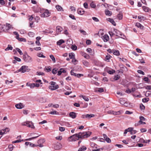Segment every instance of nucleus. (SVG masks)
<instances>
[{"label":"nucleus","mask_w":151,"mask_h":151,"mask_svg":"<svg viewBox=\"0 0 151 151\" xmlns=\"http://www.w3.org/2000/svg\"><path fill=\"white\" fill-rule=\"evenodd\" d=\"M91 133V132L89 131L80 132L70 137L69 139H71L70 141H75L78 140L79 138H87L90 135Z\"/></svg>","instance_id":"nucleus-1"},{"label":"nucleus","mask_w":151,"mask_h":151,"mask_svg":"<svg viewBox=\"0 0 151 151\" xmlns=\"http://www.w3.org/2000/svg\"><path fill=\"white\" fill-rule=\"evenodd\" d=\"M40 12L41 13L40 15L41 17L44 18L48 17L50 16V13L47 9L40 8Z\"/></svg>","instance_id":"nucleus-2"},{"label":"nucleus","mask_w":151,"mask_h":151,"mask_svg":"<svg viewBox=\"0 0 151 151\" xmlns=\"http://www.w3.org/2000/svg\"><path fill=\"white\" fill-rule=\"evenodd\" d=\"M49 84L50 86H49V88L52 90H55L59 88L58 85L55 82L51 81Z\"/></svg>","instance_id":"nucleus-3"},{"label":"nucleus","mask_w":151,"mask_h":151,"mask_svg":"<svg viewBox=\"0 0 151 151\" xmlns=\"http://www.w3.org/2000/svg\"><path fill=\"white\" fill-rule=\"evenodd\" d=\"M23 58L24 61L27 63H30L32 61V58L27 53L24 54L23 55Z\"/></svg>","instance_id":"nucleus-4"},{"label":"nucleus","mask_w":151,"mask_h":151,"mask_svg":"<svg viewBox=\"0 0 151 151\" xmlns=\"http://www.w3.org/2000/svg\"><path fill=\"white\" fill-rule=\"evenodd\" d=\"M22 125L23 126H27L32 129L35 128L33 123L31 122L27 121L24 122L22 123Z\"/></svg>","instance_id":"nucleus-5"},{"label":"nucleus","mask_w":151,"mask_h":151,"mask_svg":"<svg viewBox=\"0 0 151 151\" xmlns=\"http://www.w3.org/2000/svg\"><path fill=\"white\" fill-rule=\"evenodd\" d=\"M28 66L26 65H23L22 66L21 68L19 69V71L22 73H24L26 71Z\"/></svg>","instance_id":"nucleus-6"},{"label":"nucleus","mask_w":151,"mask_h":151,"mask_svg":"<svg viewBox=\"0 0 151 151\" xmlns=\"http://www.w3.org/2000/svg\"><path fill=\"white\" fill-rule=\"evenodd\" d=\"M9 129L8 128L6 129H2L0 131V139L2 137V135L6 133V132H8Z\"/></svg>","instance_id":"nucleus-7"},{"label":"nucleus","mask_w":151,"mask_h":151,"mask_svg":"<svg viewBox=\"0 0 151 151\" xmlns=\"http://www.w3.org/2000/svg\"><path fill=\"white\" fill-rule=\"evenodd\" d=\"M15 106L17 109H22L24 107V105L22 103H20L16 104Z\"/></svg>","instance_id":"nucleus-8"},{"label":"nucleus","mask_w":151,"mask_h":151,"mask_svg":"<svg viewBox=\"0 0 151 151\" xmlns=\"http://www.w3.org/2000/svg\"><path fill=\"white\" fill-rule=\"evenodd\" d=\"M102 38L105 42H107L109 39V36L107 34H105L102 36Z\"/></svg>","instance_id":"nucleus-9"},{"label":"nucleus","mask_w":151,"mask_h":151,"mask_svg":"<svg viewBox=\"0 0 151 151\" xmlns=\"http://www.w3.org/2000/svg\"><path fill=\"white\" fill-rule=\"evenodd\" d=\"M62 148V145L60 143H57L55 146V149L56 150H59Z\"/></svg>","instance_id":"nucleus-10"},{"label":"nucleus","mask_w":151,"mask_h":151,"mask_svg":"<svg viewBox=\"0 0 151 151\" xmlns=\"http://www.w3.org/2000/svg\"><path fill=\"white\" fill-rule=\"evenodd\" d=\"M114 35L118 36L119 35H122L121 33L116 29H114Z\"/></svg>","instance_id":"nucleus-11"},{"label":"nucleus","mask_w":151,"mask_h":151,"mask_svg":"<svg viewBox=\"0 0 151 151\" xmlns=\"http://www.w3.org/2000/svg\"><path fill=\"white\" fill-rule=\"evenodd\" d=\"M108 113L109 114H113L114 115H119L120 114V112L119 111H118L117 112L114 111H108Z\"/></svg>","instance_id":"nucleus-12"},{"label":"nucleus","mask_w":151,"mask_h":151,"mask_svg":"<svg viewBox=\"0 0 151 151\" xmlns=\"http://www.w3.org/2000/svg\"><path fill=\"white\" fill-rule=\"evenodd\" d=\"M65 70L63 68H61L60 69V70L58 71L57 75L59 76L61 75L62 73H65Z\"/></svg>","instance_id":"nucleus-13"},{"label":"nucleus","mask_w":151,"mask_h":151,"mask_svg":"<svg viewBox=\"0 0 151 151\" xmlns=\"http://www.w3.org/2000/svg\"><path fill=\"white\" fill-rule=\"evenodd\" d=\"M78 14L82 15L84 13L85 11L83 9L80 8L78 9Z\"/></svg>","instance_id":"nucleus-14"},{"label":"nucleus","mask_w":151,"mask_h":151,"mask_svg":"<svg viewBox=\"0 0 151 151\" xmlns=\"http://www.w3.org/2000/svg\"><path fill=\"white\" fill-rule=\"evenodd\" d=\"M107 20L108 21L110 22L111 24L114 25V26H116V23L114 21V19H113L111 18H108L107 19Z\"/></svg>","instance_id":"nucleus-15"},{"label":"nucleus","mask_w":151,"mask_h":151,"mask_svg":"<svg viewBox=\"0 0 151 151\" xmlns=\"http://www.w3.org/2000/svg\"><path fill=\"white\" fill-rule=\"evenodd\" d=\"M111 57V56H110L109 54H108L106 56L104 60L107 62H109L110 61L109 60Z\"/></svg>","instance_id":"nucleus-16"},{"label":"nucleus","mask_w":151,"mask_h":151,"mask_svg":"<svg viewBox=\"0 0 151 151\" xmlns=\"http://www.w3.org/2000/svg\"><path fill=\"white\" fill-rule=\"evenodd\" d=\"M69 57L70 59H73L75 58V55L73 52H71L69 53Z\"/></svg>","instance_id":"nucleus-17"},{"label":"nucleus","mask_w":151,"mask_h":151,"mask_svg":"<svg viewBox=\"0 0 151 151\" xmlns=\"http://www.w3.org/2000/svg\"><path fill=\"white\" fill-rule=\"evenodd\" d=\"M70 116L73 119L75 118L76 117V113L74 112H71L70 113Z\"/></svg>","instance_id":"nucleus-18"},{"label":"nucleus","mask_w":151,"mask_h":151,"mask_svg":"<svg viewBox=\"0 0 151 151\" xmlns=\"http://www.w3.org/2000/svg\"><path fill=\"white\" fill-rule=\"evenodd\" d=\"M142 8L143 10L145 12H148L150 10L149 8L146 6H143Z\"/></svg>","instance_id":"nucleus-19"},{"label":"nucleus","mask_w":151,"mask_h":151,"mask_svg":"<svg viewBox=\"0 0 151 151\" xmlns=\"http://www.w3.org/2000/svg\"><path fill=\"white\" fill-rule=\"evenodd\" d=\"M113 53L114 55L118 56L120 55L119 51L118 50H113Z\"/></svg>","instance_id":"nucleus-20"},{"label":"nucleus","mask_w":151,"mask_h":151,"mask_svg":"<svg viewBox=\"0 0 151 151\" xmlns=\"http://www.w3.org/2000/svg\"><path fill=\"white\" fill-rule=\"evenodd\" d=\"M90 145L93 148H97V145L93 142H91L90 143Z\"/></svg>","instance_id":"nucleus-21"},{"label":"nucleus","mask_w":151,"mask_h":151,"mask_svg":"<svg viewBox=\"0 0 151 151\" xmlns=\"http://www.w3.org/2000/svg\"><path fill=\"white\" fill-rule=\"evenodd\" d=\"M135 25L138 27L139 28L142 29L144 27L139 23H137Z\"/></svg>","instance_id":"nucleus-22"},{"label":"nucleus","mask_w":151,"mask_h":151,"mask_svg":"<svg viewBox=\"0 0 151 151\" xmlns=\"http://www.w3.org/2000/svg\"><path fill=\"white\" fill-rule=\"evenodd\" d=\"M55 7L58 11H61L63 10L62 7L59 5H56Z\"/></svg>","instance_id":"nucleus-23"},{"label":"nucleus","mask_w":151,"mask_h":151,"mask_svg":"<svg viewBox=\"0 0 151 151\" xmlns=\"http://www.w3.org/2000/svg\"><path fill=\"white\" fill-rule=\"evenodd\" d=\"M105 13L106 15L109 16L111 15L112 14V12L111 11L108 10H106L105 11Z\"/></svg>","instance_id":"nucleus-24"},{"label":"nucleus","mask_w":151,"mask_h":151,"mask_svg":"<svg viewBox=\"0 0 151 151\" xmlns=\"http://www.w3.org/2000/svg\"><path fill=\"white\" fill-rule=\"evenodd\" d=\"M13 49V47L11 46V45H8V47L7 48H6L5 50L6 51L9 50H12Z\"/></svg>","instance_id":"nucleus-25"},{"label":"nucleus","mask_w":151,"mask_h":151,"mask_svg":"<svg viewBox=\"0 0 151 151\" xmlns=\"http://www.w3.org/2000/svg\"><path fill=\"white\" fill-rule=\"evenodd\" d=\"M45 141V140L44 139H40L39 140L37 141V143L38 144H42L43 143H44Z\"/></svg>","instance_id":"nucleus-26"},{"label":"nucleus","mask_w":151,"mask_h":151,"mask_svg":"<svg viewBox=\"0 0 151 151\" xmlns=\"http://www.w3.org/2000/svg\"><path fill=\"white\" fill-rule=\"evenodd\" d=\"M95 116V115L93 114H86V118H88V119H90L91 117H93Z\"/></svg>","instance_id":"nucleus-27"},{"label":"nucleus","mask_w":151,"mask_h":151,"mask_svg":"<svg viewBox=\"0 0 151 151\" xmlns=\"http://www.w3.org/2000/svg\"><path fill=\"white\" fill-rule=\"evenodd\" d=\"M80 97H82L86 101H88L89 100L88 98L86 96L82 95H80Z\"/></svg>","instance_id":"nucleus-28"},{"label":"nucleus","mask_w":151,"mask_h":151,"mask_svg":"<svg viewBox=\"0 0 151 151\" xmlns=\"http://www.w3.org/2000/svg\"><path fill=\"white\" fill-rule=\"evenodd\" d=\"M62 29V28L60 26H57L56 27V31L57 32H60Z\"/></svg>","instance_id":"nucleus-29"},{"label":"nucleus","mask_w":151,"mask_h":151,"mask_svg":"<svg viewBox=\"0 0 151 151\" xmlns=\"http://www.w3.org/2000/svg\"><path fill=\"white\" fill-rule=\"evenodd\" d=\"M65 42L63 40H60L59 41H58L57 42V44L58 45H60L63 43Z\"/></svg>","instance_id":"nucleus-30"},{"label":"nucleus","mask_w":151,"mask_h":151,"mask_svg":"<svg viewBox=\"0 0 151 151\" xmlns=\"http://www.w3.org/2000/svg\"><path fill=\"white\" fill-rule=\"evenodd\" d=\"M86 147L85 146H83L79 148L78 151H84L86 149Z\"/></svg>","instance_id":"nucleus-31"},{"label":"nucleus","mask_w":151,"mask_h":151,"mask_svg":"<svg viewBox=\"0 0 151 151\" xmlns=\"http://www.w3.org/2000/svg\"><path fill=\"white\" fill-rule=\"evenodd\" d=\"M141 142L142 143H149V142H150V140L149 139L147 140H145L143 139H141L140 140Z\"/></svg>","instance_id":"nucleus-32"},{"label":"nucleus","mask_w":151,"mask_h":151,"mask_svg":"<svg viewBox=\"0 0 151 151\" xmlns=\"http://www.w3.org/2000/svg\"><path fill=\"white\" fill-rule=\"evenodd\" d=\"M117 17L119 20H121L122 18L123 15L122 13H119V14L117 15Z\"/></svg>","instance_id":"nucleus-33"},{"label":"nucleus","mask_w":151,"mask_h":151,"mask_svg":"<svg viewBox=\"0 0 151 151\" xmlns=\"http://www.w3.org/2000/svg\"><path fill=\"white\" fill-rule=\"evenodd\" d=\"M14 148L13 145H9L8 147V149H9V151H12L13 150Z\"/></svg>","instance_id":"nucleus-34"},{"label":"nucleus","mask_w":151,"mask_h":151,"mask_svg":"<svg viewBox=\"0 0 151 151\" xmlns=\"http://www.w3.org/2000/svg\"><path fill=\"white\" fill-rule=\"evenodd\" d=\"M50 58H51V59L52 60L53 62V63H55L56 62V60L55 58L53 56V55H50Z\"/></svg>","instance_id":"nucleus-35"},{"label":"nucleus","mask_w":151,"mask_h":151,"mask_svg":"<svg viewBox=\"0 0 151 151\" xmlns=\"http://www.w3.org/2000/svg\"><path fill=\"white\" fill-rule=\"evenodd\" d=\"M82 63L84 65L88 67L89 65V63L88 62L86 61L83 60Z\"/></svg>","instance_id":"nucleus-36"},{"label":"nucleus","mask_w":151,"mask_h":151,"mask_svg":"<svg viewBox=\"0 0 151 151\" xmlns=\"http://www.w3.org/2000/svg\"><path fill=\"white\" fill-rule=\"evenodd\" d=\"M96 91L100 93H102L104 92V90L103 88H98Z\"/></svg>","instance_id":"nucleus-37"},{"label":"nucleus","mask_w":151,"mask_h":151,"mask_svg":"<svg viewBox=\"0 0 151 151\" xmlns=\"http://www.w3.org/2000/svg\"><path fill=\"white\" fill-rule=\"evenodd\" d=\"M6 27V29L9 30L11 29V25L7 23Z\"/></svg>","instance_id":"nucleus-38"},{"label":"nucleus","mask_w":151,"mask_h":151,"mask_svg":"<svg viewBox=\"0 0 151 151\" xmlns=\"http://www.w3.org/2000/svg\"><path fill=\"white\" fill-rule=\"evenodd\" d=\"M13 33H14V34L15 35H16V36H15V38L17 39V40H18L19 39V35L18 34V32H13Z\"/></svg>","instance_id":"nucleus-39"},{"label":"nucleus","mask_w":151,"mask_h":151,"mask_svg":"<svg viewBox=\"0 0 151 151\" xmlns=\"http://www.w3.org/2000/svg\"><path fill=\"white\" fill-rule=\"evenodd\" d=\"M87 51V52H89L90 54L91 55H93V53L92 54V50L91 48H88L86 50Z\"/></svg>","instance_id":"nucleus-40"},{"label":"nucleus","mask_w":151,"mask_h":151,"mask_svg":"<svg viewBox=\"0 0 151 151\" xmlns=\"http://www.w3.org/2000/svg\"><path fill=\"white\" fill-rule=\"evenodd\" d=\"M28 35L30 37H33L35 35V33L32 32H29L28 33Z\"/></svg>","instance_id":"nucleus-41"},{"label":"nucleus","mask_w":151,"mask_h":151,"mask_svg":"<svg viewBox=\"0 0 151 151\" xmlns=\"http://www.w3.org/2000/svg\"><path fill=\"white\" fill-rule=\"evenodd\" d=\"M37 56L39 57L45 58L46 57L42 53H39L37 54Z\"/></svg>","instance_id":"nucleus-42"},{"label":"nucleus","mask_w":151,"mask_h":151,"mask_svg":"<svg viewBox=\"0 0 151 151\" xmlns=\"http://www.w3.org/2000/svg\"><path fill=\"white\" fill-rule=\"evenodd\" d=\"M16 50L18 52L20 55H23V53L21 50L19 48H16Z\"/></svg>","instance_id":"nucleus-43"},{"label":"nucleus","mask_w":151,"mask_h":151,"mask_svg":"<svg viewBox=\"0 0 151 151\" xmlns=\"http://www.w3.org/2000/svg\"><path fill=\"white\" fill-rule=\"evenodd\" d=\"M151 94V92L150 91H147L145 94V95L146 96H150Z\"/></svg>","instance_id":"nucleus-44"},{"label":"nucleus","mask_w":151,"mask_h":151,"mask_svg":"<svg viewBox=\"0 0 151 151\" xmlns=\"http://www.w3.org/2000/svg\"><path fill=\"white\" fill-rule=\"evenodd\" d=\"M39 136H36L35 137H33L31 138H29L28 139H26L25 140H27V141H29V140H30L32 139H35L38 137Z\"/></svg>","instance_id":"nucleus-45"},{"label":"nucleus","mask_w":151,"mask_h":151,"mask_svg":"<svg viewBox=\"0 0 151 151\" xmlns=\"http://www.w3.org/2000/svg\"><path fill=\"white\" fill-rule=\"evenodd\" d=\"M140 108L141 110H144L145 109V106L143 104H141L140 105Z\"/></svg>","instance_id":"nucleus-46"},{"label":"nucleus","mask_w":151,"mask_h":151,"mask_svg":"<svg viewBox=\"0 0 151 151\" xmlns=\"http://www.w3.org/2000/svg\"><path fill=\"white\" fill-rule=\"evenodd\" d=\"M57 69L56 68H54L52 70V73L53 74H55L57 73Z\"/></svg>","instance_id":"nucleus-47"},{"label":"nucleus","mask_w":151,"mask_h":151,"mask_svg":"<svg viewBox=\"0 0 151 151\" xmlns=\"http://www.w3.org/2000/svg\"><path fill=\"white\" fill-rule=\"evenodd\" d=\"M71 48L73 50H77V47L75 45H73L72 46Z\"/></svg>","instance_id":"nucleus-48"},{"label":"nucleus","mask_w":151,"mask_h":151,"mask_svg":"<svg viewBox=\"0 0 151 151\" xmlns=\"http://www.w3.org/2000/svg\"><path fill=\"white\" fill-rule=\"evenodd\" d=\"M107 72L109 74H112L113 73H114L115 72V71L114 70H108Z\"/></svg>","instance_id":"nucleus-49"},{"label":"nucleus","mask_w":151,"mask_h":151,"mask_svg":"<svg viewBox=\"0 0 151 151\" xmlns=\"http://www.w3.org/2000/svg\"><path fill=\"white\" fill-rule=\"evenodd\" d=\"M58 114V112L57 111H51L50 112V114Z\"/></svg>","instance_id":"nucleus-50"},{"label":"nucleus","mask_w":151,"mask_h":151,"mask_svg":"<svg viewBox=\"0 0 151 151\" xmlns=\"http://www.w3.org/2000/svg\"><path fill=\"white\" fill-rule=\"evenodd\" d=\"M13 82V81L11 80V81H9L8 80H6L5 81V83L6 84H9V83H12Z\"/></svg>","instance_id":"nucleus-51"},{"label":"nucleus","mask_w":151,"mask_h":151,"mask_svg":"<svg viewBox=\"0 0 151 151\" xmlns=\"http://www.w3.org/2000/svg\"><path fill=\"white\" fill-rule=\"evenodd\" d=\"M28 86H29L31 88H33L35 87V85L34 83L29 84Z\"/></svg>","instance_id":"nucleus-52"},{"label":"nucleus","mask_w":151,"mask_h":151,"mask_svg":"<svg viewBox=\"0 0 151 151\" xmlns=\"http://www.w3.org/2000/svg\"><path fill=\"white\" fill-rule=\"evenodd\" d=\"M90 5L92 8H94L96 7V5L93 2L90 4Z\"/></svg>","instance_id":"nucleus-53"},{"label":"nucleus","mask_w":151,"mask_h":151,"mask_svg":"<svg viewBox=\"0 0 151 151\" xmlns=\"http://www.w3.org/2000/svg\"><path fill=\"white\" fill-rule=\"evenodd\" d=\"M14 58L15 60H16V61L18 62H20L21 61V59L15 56Z\"/></svg>","instance_id":"nucleus-54"},{"label":"nucleus","mask_w":151,"mask_h":151,"mask_svg":"<svg viewBox=\"0 0 151 151\" xmlns=\"http://www.w3.org/2000/svg\"><path fill=\"white\" fill-rule=\"evenodd\" d=\"M59 130L61 132H63L65 130V128L64 127H60L59 128Z\"/></svg>","instance_id":"nucleus-55"},{"label":"nucleus","mask_w":151,"mask_h":151,"mask_svg":"<svg viewBox=\"0 0 151 151\" xmlns=\"http://www.w3.org/2000/svg\"><path fill=\"white\" fill-rule=\"evenodd\" d=\"M37 74L38 75L40 76V75H44V73L43 72H37Z\"/></svg>","instance_id":"nucleus-56"},{"label":"nucleus","mask_w":151,"mask_h":151,"mask_svg":"<svg viewBox=\"0 0 151 151\" xmlns=\"http://www.w3.org/2000/svg\"><path fill=\"white\" fill-rule=\"evenodd\" d=\"M139 119L140 122H141V121H145V119L144 118V117L142 116H140Z\"/></svg>","instance_id":"nucleus-57"},{"label":"nucleus","mask_w":151,"mask_h":151,"mask_svg":"<svg viewBox=\"0 0 151 151\" xmlns=\"http://www.w3.org/2000/svg\"><path fill=\"white\" fill-rule=\"evenodd\" d=\"M105 140L108 143H110L111 142V140L108 137L106 138Z\"/></svg>","instance_id":"nucleus-58"},{"label":"nucleus","mask_w":151,"mask_h":151,"mask_svg":"<svg viewBox=\"0 0 151 151\" xmlns=\"http://www.w3.org/2000/svg\"><path fill=\"white\" fill-rule=\"evenodd\" d=\"M137 72L139 73L142 74V75H145V73L143 71H142V70H138L137 71Z\"/></svg>","instance_id":"nucleus-59"},{"label":"nucleus","mask_w":151,"mask_h":151,"mask_svg":"<svg viewBox=\"0 0 151 151\" xmlns=\"http://www.w3.org/2000/svg\"><path fill=\"white\" fill-rule=\"evenodd\" d=\"M20 33L22 34H24L26 33V31L24 29H21L19 30Z\"/></svg>","instance_id":"nucleus-60"},{"label":"nucleus","mask_w":151,"mask_h":151,"mask_svg":"<svg viewBox=\"0 0 151 151\" xmlns=\"http://www.w3.org/2000/svg\"><path fill=\"white\" fill-rule=\"evenodd\" d=\"M92 19L95 22H98L99 21V19L96 17H92Z\"/></svg>","instance_id":"nucleus-61"},{"label":"nucleus","mask_w":151,"mask_h":151,"mask_svg":"<svg viewBox=\"0 0 151 151\" xmlns=\"http://www.w3.org/2000/svg\"><path fill=\"white\" fill-rule=\"evenodd\" d=\"M148 98H145L142 99V101L143 102H146L148 101Z\"/></svg>","instance_id":"nucleus-62"},{"label":"nucleus","mask_w":151,"mask_h":151,"mask_svg":"<svg viewBox=\"0 0 151 151\" xmlns=\"http://www.w3.org/2000/svg\"><path fill=\"white\" fill-rule=\"evenodd\" d=\"M69 17L70 18H71L72 19H74V20H76V18H75V16L72 15V14H70L69 15Z\"/></svg>","instance_id":"nucleus-63"},{"label":"nucleus","mask_w":151,"mask_h":151,"mask_svg":"<svg viewBox=\"0 0 151 151\" xmlns=\"http://www.w3.org/2000/svg\"><path fill=\"white\" fill-rule=\"evenodd\" d=\"M103 150V148H100L97 149H93L92 150V151H101L102 150Z\"/></svg>","instance_id":"nucleus-64"}]
</instances>
